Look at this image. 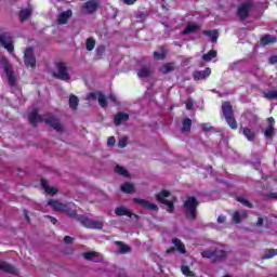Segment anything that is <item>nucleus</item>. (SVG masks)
<instances>
[{
    "label": "nucleus",
    "mask_w": 277,
    "mask_h": 277,
    "mask_svg": "<svg viewBox=\"0 0 277 277\" xmlns=\"http://www.w3.org/2000/svg\"><path fill=\"white\" fill-rule=\"evenodd\" d=\"M115 172L117 174H120V176H126V177H129V171L127 169H124V167H121L120 164H117L115 167Z\"/></svg>",
    "instance_id": "38"
},
{
    "label": "nucleus",
    "mask_w": 277,
    "mask_h": 277,
    "mask_svg": "<svg viewBox=\"0 0 277 277\" xmlns=\"http://www.w3.org/2000/svg\"><path fill=\"white\" fill-rule=\"evenodd\" d=\"M237 202H240L243 207H247L248 209H254V203L250 202L248 199L243 197H236Z\"/></svg>",
    "instance_id": "36"
},
{
    "label": "nucleus",
    "mask_w": 277,
    "mask_h": 277,
    "mask_svg": "<svg viewBox=\"0 0 277 277\" xmlns=\"http://www.w3.org/2000/svg\"><path fill=\"white\" fill-rule=\"evenodd\" d=\"M87 51H94V47H96V40L94 38L90 37L87 39Z\"/></svg>",
    "instance_id": "41"
},
{
    "label": "nucleus",
    "mask_w": 277,
    "mask_h": 277,
    "mask_svg": "<svg viewBox=\"0 0 277 277\" xmlns=\"http://www.w3.org/2000/svg\"><path fill=\"white\" fill-rule=\"evenodd\" d=\"M268 197H269V198H277V194H276V193H271V194L268 195Z\"/></svg>",
    "instance_id": "63"
},
{
    "label": "nucleus",
    "mask_w": 277,
    "mask_h": 277,
    "mask_svg": "<svg viewBox=\"0 0 277 277\" xmlns=\"http://www.w3.org/2000/svg\"><path fill=\"white\" fill-rule=\"evenodd\" d=\"M83 9L87 10L89 14H94L98 10V1L89 0L83 4Z\"/></svg>",
    "instance_id": "18"
},
{
    "label": "nucleus",
    "mask_w": 277,
    "mask_h": 277,
    "mask_svg": "<svg viewBox=\"0 0 277 277\" xmlns=\"http://www.w3.org/2000/svg\"><path fill=\"white\" fill-rule=\"evenodd\" d=\"M268 64H277V55H273L268 60Z\"/></svg>",
    "instance_id": "56"
},
{
    "label": "nucleus",
    "mask_w": 277,
    "mask_h": 277,
    "mask_svg": "<svg viewBox=\"0 0 277 277\" xmlns=\"http://www.w3.org/2000/svg\"><path fill=\"white\" fill-rule=\"evenodd\" d=\"M274 133H275L274 127H267L266 130L264 131V135L265 137H267V140H272V137H274Z\"/></svg>",
    "instance_id": "44"
},
{
    "label": "nucleus",
    "mask_w": 277,
    "mask_h": 277,
    "mask_svg": "<svg viewBox=\"0 0 277 277\" xmlns=\"http://www.w3.org/2000/svg\"><path fill=\"white\" fill-rule=\"evenodd\" d=\"M202 259H212L214 263H220V261H224L228 256V252L222 249H215L214 251L211 249H207L201 251Z\"/></svg>",
    "instance_id": "4"
},
{
    "label": "nucleus",
    "mask_w": 277,
    "mask_h": 277,
    "mask_svg": "<svg viewBox=\"0 0 277 277\" xmlns=\"http://www.w3.org/2000/svg\"><path fill=\"white\" fill-rule=\"evenodd\" d=\"M170 196H171L170 190L163 189L156 195V200H158V202H161V205H163L164 202L168 201V199L166 198H170Z\"/></svg>",
    "instance_id": "25"
},
{
    "label": "nucleus",
    "mask_w": 277,
    "mask_h": 277,
    "mask_svg": "<svg viewBox=\"0 0 277 277\" xmlns=\"http://www.w3.org/2000/svg\"><path fill=\"white\" fill-rule=\"evenodd\" d=\"M154 74L155 69L151 66H143L136 70L138 79H148V77H153Z\"/></svg>",
    "instance_id": "11"
},
{
    "label": "nucleus",
    "mask_w": 277,
    "mask_h": 277,
    "mask_svg": "<svg viewBox=\"0 0 277 277\" xmlns=\"http://www.w3.org/2000/svg\"><path fill=\"white\" fill-rule=\"evenodd\" d=\"M119 148H127V138H120L118 142Z\"/></svg>",
    "instance_id": "48"
},
{
    "label": "nucleus",
    "mask_w": 277,
    "mask_h": 277,
    "mask_svg": "<svg viewBox=\"0 0 277 277\" xmlns=\"http://www.w3.org/2000/svg\"><path fill=\"white\" fill-rule=\"evenodd\" d=\"M155 60H166V53L154 52Z\"/></svg>",
    "instance_id": "47"
},
{
    "label": "nucleus",
    "mask_w": 277,
    "mask_h": 277,
    "mask_svg": "<svg viewBox=\"0 0 277 277\" xmlns=\"http://www.w3.org/2000/svg\"><path fill=\"white\" fill-rule=\"evenodd\" d=\"M45 217H47L48 220H50V222H51L52 224H57V219H55V217H53V216H51V215H45Z\"/></svg>",
    "instance_id": "58"
},
{
    "label": "nucleus",
    "mask_w": 277,
    "mask_h": 277,
    "mask_svg": "<svg viewBox=\"0 0 277 277\" xmlns=\"http://www.w3.org/2000/svg\"><path fill=\"white\" fill-rule=\"evenodd\" d=\"M83 259H85V261H92V259H94L95 254L93 252H84L82 254Z\"/></svg>",
    "instance_id": "46"
},
{
    "label": "nucleus",
    "mask_w": 277,
    "mask_h": 277,
    "mask_svg": "<svg viewBox=\"0 0 277 277\" xmlns=\"http://www.w3.org/2000/svg\"><path fill=\"white\" fill-rule=\"evenodd\" d=\"M43 122L52 127V129H54L58 133L62 132V123L60 122V119H57L55 116H50L49 118L43 119Z\"/></svg>",
    "instance_id": "15"
},
{
    "label": "nucleus",
    "mask_w": 277,
    "mask_h": 277,
    "mask_svg": "<svg viewBox=\"0 0 277 277\" xmlns=\"http://www.w3.org/2000/svg\"><path fill=\"white\" fill-rule=\"evenodd\" d=\"M199 27L196 24H189L186 28L182 31V36H187L188 34H194L198 31Z\"/></svg>",
    "instance_id": "32"
},
{
    "label": "nucleus",
    "mask_w": 277,
    "mask_h": 277,
    "mask_svg": "<svg viewBox=\"0 0 277 277\" xmlns=\"http://www.w3.org/2000/svg\"><path fill=\"white\" fill-rule=\"evenodd\" d=\"M242 134L247 137L248 142H254V137H256V134L250 128H243Z\"/></svg>",
    "instance_id": "30"
},
{
    "label": "nucleus",
    "mask_w": 277,
    "mask_h": 277,
    "mask_svg": "<svg viewBox=\"0 0 277 277\" xmlns=\"http://www.w3.org/2000/svg\"><path fill=\"white\" fill-rule=\"evenodd\" d=\"M41 187H43L44 192L49 194V196H55V194H57V188L49 186V182H47V180H41Z\"/></svg>",
    "instance_id": "24"
},
{
    "label": "nucleus",
    "mask_w": 277,
    "mask_h": 277,
    "mask_svg": "<svg viewBox=\"0 0 277 277\" xmlns=\"http://www.w3.org/2000/svg\"><path fill=\"white\" fill-rule=\"evenodd\" d=\"M192 131V119L184 118L182 121L181 133H189Z\"/></svg>",
    "instance_id": "27"
},
{
    "label": "nucleus",
    "mask_w": 277,
    "mask_h": 277,
    "mask_svg": "<svg viewBox=\"0 0 277 277\" xmlns=\"http://www.w3.org/2000/svg\"><path fill=\"white\" fill-rule=\"evenodd\" d=\"M247 217H248V210H242L241 212L234 211L232 215V220L235 224H241V221L247 220Z\"/></svg>",
    "instance_id": "16"
},
{
    "label": "nucleus",
    "mask_w": 277,
    "mask_h": 277,
    "mask_svg": "<svg viewBox=\"0 0 277 277\" xmlns=\"http://www.w3.org/2000/svg\"><path fill=\"white\" fill-rule=\"evenodd\" d=\"M126 5H135L137 0H122Z\"/></svg>",
    "instance_id": "54"
},
{
    "label": "nucleus",
    "mask_w": 277,
    "mask_h": 277,
    "mask_svg": "<svg viewBox=\"0 0 277 277\" xmlns=\"http://www.w3.org/2000/svg\"><path fill=\"white\" fill-rule=\"evenodd\" d=\"M254 8V0H249L239 4L237 9V16L240 21H246L250 16V11Z\"/></svg>",
    "instance_id": "7"
},
{
    "label": "nucleus",
    "mask_w": 277,
    "mask_h": 277,
    "mask_svg": "<svg viewBox=\"0 0 277 277\" xmlns=\"http://www.w3.org/2000/svg\"><path fill=\"white\" fill-rule=\"evenodd\" d=\"M186 109H194V103L192 101L186 102Z\"/></svg>",
    "instance_id": "60"
},
{
    "label": "nucleus",
    "mask_w": 277,
    "mask_h": 277,
    "mask_svg": "<svg viewBox=\"0 0 277 277\" xmlns=\"http://www.w3.org/2000/svg\"><path fill=\"white\" fill-rule=\"evenodd\" d=\"M222 111L228 127L236 131L237 119H235V113L233 111V105L230 104V102H224L222 104Z\"/></svg>",
    "instance_id": "2"
},
{
    "label": "nucleus",
    "mask_w": 277,
    "mask_h": 277,
    "mask_svg": "<svg viewBox=\"0 0 277 277\" xmlns=\"http://www.w3.org/2000/svg\"><path fill=\"white\" fill-rule=\"evenodd\" d=\"M68 18H72V10H67L58 15V25H66V23H68Z\"/></svg>",
    "instance_id": "20"
},
{
    "label": "nucleus",
    "mask_w": 277,
    "mask_h": 277,
    "mask_svg": "<svg viewBox=\"0 0 277 277\" xmlns=\"http://www.w3.org/2000/svg\"><path fill=\"white\" fill-rule=\"evenodd\" d=\"M72 241H75V238H72L70 236L64 237V243L70 245V243H72Z\"/></svg>",
    "instance_id": "52"
},
{
    "label": "nucleus",
    "mask_w": 277,
    "mask_h": 277,
    "mask_svg": "<svg viewBox=\"0 0 277 277\" xmlns=\"http://www.w3.org/2000/svg\"><path fill=\"white\" fill-rule=\"evenodd\" d=\"M128 120H129V114L124 111H119L117 113L114 119L115 127H120L122 122H127Z\"/></svg>",
    "instance_id": "19"
},
{
    "label": "nucleus",
    "mask_w": 277,
    "mask_h": 277,
    "mask_svg": "<svg viewBox=\"0 0 277 277\" xmlns=\"http://www.w3.org/2000/svg\"><path fill=\"white\" fill-rule=\"evenodd\" d=\"M277 254V249H267L262 259H274Z\"/></svg>",
    "instance_id": "42"
},
{
    "label": "nucleus",
    "mask_w": 277,
    "mask_h": 277,
    "mask_svg": "<svg viewBox=\"0 0 277 277\" xmlns=\"http://www.w3.org/2000/svg\"><path fill=\"white\" fill-rule=\"evenodd\" d=\"M120 189L123 194H134L135 186L131 183H124L120 186Z\"/></svg>",
    "instance_id": "31"
},
{
    "label": "nucleus",
    "mask_w": 277,
    "mask_h": 277,
    "mask_svg": "<svg viewBox=\"0 0 277 277\" xmlns=\"http://www.w3.org/2000/svg\"><path fill=\"white\" fill-rule=\"evenodd\" d=\"M172 70H174V63L163 64L160 68V72H162V75H168V72H172Z\"/></svg>",
    "instance_id": "35"
},
{
    "label": "nucleus",
    "mask_w": 277,
    "mask_h": 277,
    "mask_svg": "<svg viewBox=\"0 0 277 277\" xmlns=\"http://www.w3.org/2000/svg\"><path fill=\"white\" fill-rule=\"evenodd\" d=\"M107 146H116V137L109 136L107 140Z\"/></svg>",
    "instance_id": "49"
},
{
    "label": "nucleus",
    "mask_w": 277,
    "mask_h": 277,
    "mask_svg": "<svg viewBox=\"0 0 277 277\" xmlns=\"http://www.w3.org/2000/svg\"><path fill=\"white\" fill-rule=\"evenodd\" d=\"M49 207H52L54 211H64L66 209V205L55 200V199H50L48 201Z\"/></svg>",
    "instance_id": "23"
},
{
    "label": "nucleus",
    "mask_w": 277,
    "mask_h": 277,
    "mask_svg": "<svg viewBox=\"0 0 277 277\" xmlns=\"http://www.w3.org/2000/svg\"><path fill=\"white\" fill-rule=\"evenodd\" d=\"M97 101L100 107H107V97L105 96V94H103V92H97Z\"/></svg>",
    "instance_id": "37"
},
{
    "label": "nucleus",
    "mask_w": 277,
    "mask_h": 277,
    "mask_svg": "<svg viewBox=\"0 0 277 277\" xmlns=\"http://www.w3.org/2000/svg\"><path fill=\"white\" fill-rule=\"evenodd\" d=\"M1 66H3V70L8 77L9 84L11 88H16V76H14V69L12 68V64L5 57L0 60Z\"/></svg>",
    "instance_id": "6"
},
{
    "label": "nucleus",
    "mask_w": 277,
    "mask_h": 277,
    "mask_svg": "<svg viewBox=\"0 0 277 277\" xmlns=\"http://www.w3.org/2000/svg\"><path fill=\"white\" fill-rule=\"evenodd\" d=\"M264 98H267L268 101L277 98V90H272V91L265 92Z\"/></svg>",
    "instance_id": "43"
},
{
    "label": "nucleus",
    "mask_w": 277,
    "mask_h": 277,
    "mask_svg": "<svg viewBox=\"0 0 277 277\" xmlns=\"http://www.w3.org/2000/svg\"><path fill=\"white\" fill-rule=\"evenodd\" d=\"M103 53H105V45L97 47L96 54L97 55H103Z\"/></svg>",
    "instance_id": "51"
},
{
    "label": "nucleus",
    "mask_w": 277,
    "mask_h": 277,
    "mask_svg": "<svg viewBox=\"0 0 277 277\" xmlns=\"http://www.w3.org/2000/svg\"><path fill=\"white\" fill-rule=\"evenodd\" d=\"M172 243L175 246L176 250L181 254H185L187 252V250L185 249V245L183 243V241H181V239L175 238L172 240Z\"/></svg>",
    "instance_id": "28"
},
{
    "label": "nucleus",
    "mask_w": 277,
    "mask_h": 277,
    "mask_svg": "<svg viewBox=\"0 0 277 277\" xmlns=\"http://www.w3.org/2000/svg\"><path fill=\"white\" fill-rule=\"evenodd\" d=\"M181 272L184 276L196 277V274H194V272H192V269L187 265L181 266Z\"/></svg>",
    "instance_id": "39"
},
{
    "label": "nucleus",
    "mask_w": 277,
    "mask_h": 277,
    "mask_svg": "<svg viewBox=\"0 0 277 277\" xmlns=\"http://www.w3.org/2000/svg\"><path fill=\"white\" fill-rule=\"evenodd\" d=\"M268 127H274L276 124V119L274 117L267 118Z\"/></svg>",
    "instance_id": "55"
},
{
    "label": "nucleus",
    "mask_w": 277,
    "mask_h": 277,
    "mask_svg": "<svg viewBox=\"0 0 277 277\" xmlns=\"http://www.w3.org/2000/svg\"><path fill=\"white\" fill-rule=\"evenodd\" d=\"M176 251V248H174V247H171V248H169V249H167V254H172V252H175Z\"/></svg>",
    "instance_id": "61"
},
{
    "label": "nucleus",
    "mask_w": 277,
    "mask_h": 277,
    "mask_svg": "<svg viewBox=\"0 0 277 277\" xmlns=\"http://www.w3.org/2000/svg\"><path fill=\"white\" fill-rule=\"evenodd\" d=\"M276 42H277V37L272 36L269 34H266L260 38V43L262 44V47H267L269 44H276Z\"/></svg>",
    "instance_id": "17"
},
{
    "label": "nucleus",
    "mask_w": 277,
    "mask_h": 277,
    "mask_svg": "<svg viewBox=\"0 0 277 277\" xmlns=\"http://www.w3.org/2000/svg\"><path fill=\"white\" fill-rule=\"evenodd\" d=\"M0 44L9 53H14V43H12V35H10V32L0 34Z\"/></svg>",
    "instance_id": "9"
},
{
    "label": "nucleus",
    "mask_w": 277,
    "mask_h": 277,
    "mask_svg": "<svg viewBox=\"0 0 277 277\" xmlns=\"http://www.w3.org/2000/svg\"><path fill=\"white\" fill-rule=\"evenodd\" d=\"M115 215H118L119 217L122 216H127V217H133V212L127 208H124V206L121 207H117L115 209Z\"/></svg>",
    "instance_id": "21"
},
{
    "label": "nucleus",
    "mask_w": 277,
    "mask_h": 277,
    "mask_svg": "<svg viewBox=\"0 0 277 277\" xmlns=\"http://www.w3.org/2000/svg\"><path fill=\"white\" fill-rule=\"evenodd\" d=\"M203 36H208V38H211V42L215 44V42H217V38H220V32L217 31V29L203 30Z\"/></svg>",
    "instance_id": "26"
},
{
    "label": "nucleus",
    "mask_w": 277,
    "mask_h": 277,
    "mask_svg": "<svg viewBox=\"0 0 277 277\" xmlns=\"http://www.w3.org/2000/svg\"><path fill=\"white\" fill-rule=\"evenodd\" d=\"M0 272H5V274H12L13 276H18V268L14 267V265L0 260Z\"/></svg>",
    "instance_id": "12"
},
{
    "label": "nucleus",
    "mask_w": 277,
    "mask_h": 277,
    "mask_svg": "<svg viewBox=\"0 0 277 277\" xmlns=\"http://www.w3.org/2000/svg\"><path fill=\"white\" fill-rule=\"evenodd\" d=\"M117 246H119L120 254H129L131 252V247L122 241H117Z\"/></svg>",
    "instance_id": "34"
},
{
    "label": "nucleus",
    "mask_w": 277,
    "mask_h": 277,
    "mask_svg": "<svg viewBox=\"0 0 277 277\" xmlns=\"http://www.w3.org/2000/svg\"><path fill=\"white\" fill-rule=\"evenodd\" d=\"M77 222H79L84 228H90L91 230H103V222L91 220L87 215L80 214L77 216Z\"/></svg>",
    "instance_id": "5"
},
{
    "label": "nucleus",
    "mask_w": 277,
    "mask_h": 277,
    "mask_svg": "<svg viewBox=\"0 0 277 277\" xmlns=\"http://www.w3.org/2000/svg\"><path fill=\"white\" fill-rule=\"evenodd\" d=\"M64 213H67L68 217H79V215L77 214V210H72L71 208H69L68 206H65V209L63 210Z\"/></svg>",
    "instance_id": "40"
},
{
    "label": "nucleus",
    "mask_w": 277,
    "mask_h": 277,
    "mask_svg": "<svg viewBox=\"0 0 277 277\" xmlns=\"http://www.w3.org/2000/svg\"><path fill=\"white\" fill-rule=\"evenodd\" d=\"M198 207H200V201L194 196L186 197V200L183 202V212L186 220L190 222L196 221L198 217Z\"/></svg>",
    "instance_id": "1"
},
{
    "label": "nucleus",
    "mask_w": 277,
    "mask_h": 277,
    "mask_svg": "<svg viewBox=\"0 0 277 277\" xmlns=\"http://www.w3.org/2000/svg\"><path fill=\"white\" fill-rule=\"evenodd\" d=\"M256 226H263V217L258 219Z\"/></svg>",
    "instance_id": "62"
},
{
    "label": "nucleus",
    "mask_w": 277,
    "mask_h": 277,
    "mask_svg": "<svg viewBox=\"0 0 277 277\" xmlns=\"http://www.w3.org/2000/svg\"><path fill=\"white\" fill-rule=\"evenodd\" d=\"M88 98H93V101H96V98H98V93H89Z\"/></svg>",
    "instance_id": "57"
},
{
    "label": "nucleus",
    "mask_w": 277,
    "mask_h": 277,
    "mask_svg": "<svg viewBox=\"0 0 277 277\" xmlns=\"http://www.w3.org/2000/svg\"><path fill=\"white\" fill-rule=\"evenodd\" d=\"M217 222H219V224H224V222H226V216L220 215V216L217 217Z\"/></svg>",
    "instance_id": "59"
},
{
    "label": "nucleus",
    "mask_w": 277,
    "mask_h": 277,
    "mask_svg": "<svg viewBox=\"0 0 277 277\" xmlns=\"http://www.w3.org/2000/svg\"><path fill=\"white\" fill-rule=\"evenodd\" d=\"M28 122L31 127L36 128L38 127V123L44 122V118H42V116L38 114V110L35 109L28 115Z\"/></svg>",
    "instance_id": "14"
},
{
    "label": "nucleus",
    "mask_w": 277,
    "mask_h": 277,
    "mask_svg": "<svg viewBox=\"0 0 277 277\" xmlns=\"http://www.w3.org/2000/svg\"><path fill=\"white\" fill-rule=\"evenodd\" d=\"M133 202H136L138 207H143V209H147L148 211H159L157 203H153L146 199L134 198Z\"/></svg>",
    "instance_id": "10"
},
{
    "label": "nucleus",
    "mask_w": 277,
    "mask_h": 277,
    "mask_svg": "<svg viewBox=\"0 0 277 277\" xmlns=\"http://www.w3.org/2000/svg\"><path fill=\"white\" fill-rule=\"evenodd\" d=\"M132 217H134V220H140V215H137V214L132 213Z\"/></svg>",
    "instance_id": "64"
},
{
    "label": "nucleus",
    "mask_w": 277,
    "mask_h": 277,
    "mask_svg": "<svg viewBox=\"0 0 277 277\" xmlns=\"http://www.w3.org/2000/svg\"><path fill=\"white\" fill-rule=\"evenodd\" d=\"M69 107L74 111L77 110V107H79V97H77V95L69 96Z\"/></svg>",
    "instance_id": "33"
},
{
    "label": "nucleus",
    "mask_w": 277,
    "mask_h": 277,
    "mask_svg": "<svg viewBox=\"0 0 277 277\" xmlns=\"http://www.w3.org/2000/svg\"><path fill=\"white\" fill-rule=\"evenodd\" d=\"M215 57H217V51L210 50V51H208V53H206L201 56V60L203 62H211V60H215Z\"/></svg>",
    "instance_id": "29"
},
{
    "label": "nucleus",
    "mask_w": 277,
    "mask_h": 277,
    "mask_svg": "<svg viewBox=\"0 0 277 277\" xmlns=\"http://www.w3.org/2000/svg\"><path fill=\"white\" fill-rule=\"evenodd\" d=\"M163 205H166V207H168V209H167L168 213H174V201L167 200L163 202Z\"/></svg>",
    "instance_id": "45"
},
{
    "label": "nucleus",
    "mask_w": 277,
    "mask_h": 277,
    "mask_svg": "<svg viewBox=\"0 0 277 277\" xmlns=\"http://www.w3.org/2000/svg\"><path fill=\"white\" fill-rule=\"evenodd\" d=\"M24 64L26 68H31L32 70L36 68V54H34V47H28L24 51Z\"/></svg>",
    "instance_id": "8"
},
{
    "label": "nucleus",
    "mask_w": 277,
    "mask_h": 277,
    "mask_svg": "<svg viewBox=\"0 0 277 277\" xmlns=\"http://www.w3.org/2000/svg\"><path fill=\"white\" fill-rule=\"evenodd\" d=\"M108 98L114 105H118V100L116 98V95L109 94Z\"/></svg>",
    "instance_id": "53"
},
{
    "label": "nucleus",
    "mask_w": 277,
    "mask_h": 277,
    "mask_svg": "<svg viewBox=\"0 0 277 277\" xmlns=\"http://www.w3.org/2000/svg\"><path fill=\"white\" fill-rule=\"evenodd\" d=\"M211 77V67H207L205 70H196L193 74L194 81H202Z\"/></svg>",
    "instance_id": "13"
},
{
    "label": "nucleus",
    "mask_w": 277,
    "mask_h": 277,
    "mask_svg": "<svg viewBox=\"0 0 277 277\" xmlns=\"http://www.w3.org/2000/svg\"><path fill=\"white\" fill-rule=\"evenodd\" d=\"M34 10L31 8L22 9L19 11V21L21 23H25V21H28L31 17Z\"/></svg>",
    "instance_id": "22"
},
{
    "label": "nucleus",
    "mask_w": 277,
    "mask_h": 277,
    "mask_svg": "<svg viewBox=\"0 0 277 277\" xmlns=\"http://www.w3.org/2000/svg\"><path fill=\"white\" fill-rule=\"evenodd\" d=\"M201 129H202V131L208 132V131H211L213 128L209 123H202Z\"/></svg>",
    "instance_id": "50"
},
{
    "label": "nucleus",
    "mask_w": 277,
    "mask_h": 277,
    "mask_svg": "<svg viewBox=\"0 0 277 277\" xmlns=\"http://www.w3.org/2000/svg\"><path fill=\"white\" fill-rule=\"evenodd\" d=\"M56 71L52 72L54 79L60 81H70V74L68 72V64L66 62H58L55 64Z\"/></svg>",
    "instance_id": "3"
}]
</instances>
